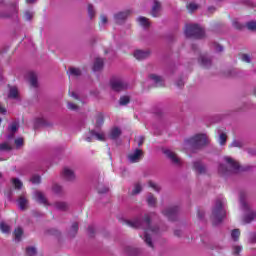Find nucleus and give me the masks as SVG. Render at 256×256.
Segmentation results:
<instances>
[{
	"label": "nucleus",
	"instance_id": "23",
	"mask_svg": "<svg viewBox=\"0 0 256 256\" xmlns=\"http://www.w3.org/2000/svg\"><path fill=\"white\" fill-rule=\"evenodd\" d=\"M78 231H79V223L74 222L69 231L70 237H75V235H77Z\"/></svg>",
	"mask_w": 256,
	"mask_h": 256
},
{
	"label": "nucleus",
	"instance_id": "8",
	"mask_svg": "<svg viewBox=\"0 0 256 256\" xmlns=\"http://www.w3.org/2000/svg\"><path fill=\"white\" fill-rule=\"evenodd\" d=\"M143 157V150L136 149L133 153L128 155L130 163H139Z\"/></svg>",
	"mask_w": 256,
	"mask_h": 256
},
{
	"label": "nucleus",
	"instance_id": "21",
	"mask_svg": "<svg viewBox=\"0 0 256 256\" xmlns=\"http://www.w3.org/2000/svg\"><path fill=\"white\" fill-rule=\"evenodd\" d=\"M35 197L38 203H41L42 205H48L47 198H45V195L42 194V192H36Z\"/></svg>",
	"mask_w": 256,
	"mask_h": 256
},
{
	"label": "nucleus",
	"instance_id": "5",
	"mask_svg": "<svg viewBox=\"0 0 256 256\" xmlns=\"http://www.w3.org/2000/svg\"><path fill=\"white\" fill-rule=\"evenodd\" d=\"M110 87L112 91L119 93L127 90L129 88V84L119 77H112L110 80Z\"/></svg>",
	"mask_w": 256,
	"mask_h": 256
},
{
	"label": "nucleus",
	"instance_id": "1",
	"mask_svg": "<svg viewBox=\"0 0 256 256\" xmlns=\"http://www.w3.org/2000/svg\"><path fill=\"white\" fill-rule=\"evenodd\" d=\"M123 223L132 229H144V241L148 247L153 249V241L151 239V234L149 233H159V227L151 226V216L149 214H145L143 220L141 218H136L134 220H123Z\"/></svg>",
	"mask_w": 256,
	"mask_h": 256
},
{
	"label": "nucleus",
	"instance_id": "35",
	"mask_svg": "<svg viewBox=\"0 0 256 256\" xmlns=\"http://www.w3.org/2000/svg\"><path fill=\"white\" fill-rule=\"evenodd\" d=\"M97 191L100 195H103L105 193H108L109 192V188L103 186V184H98L97 186Z\"/></svg>",
	"mask_w": 256,
	"mask_h": 256
},
{
	"label": "nucleus",
	"instance_id": "10",
	"mask_svg": "<svg viewBox=\"0 0 256 256\" xmlns=\"http://www.w3.org/2000/svg\"><path fill=\"white\" fill-rule=\"evenodd\" d=\"M224 159H225L226 163L229 165V167L231 169L230 171L237 172V171H239V169H241L239 162L233 160V158L225 157Z\"/></svg>",
	"mask_w": 256,
	"mask_h": 256
},
{
	"label": "nucleus",
	"instance_id": "38",
	"mask_svg": "<svg viewBox=\"0 0 256 256\" xmlns=\"http://www.w3.org/2000/svg\"><path fill=\"white\" fill-rule=\"evenodd\" d=\"M52 191L56 193V195H61L63 193V187L59 184H54L52 187Z\"/></svg>",
	"mask_w": 256,
	"mask_h": 256
},
{
	"label": "nucleus",
	"instance_id": "30",
	"mask_svg": "<svg viewBox=\"0 0 256 256\" xmlns=\"http://www.w3.org/2000/svg\"><path fill=\"white\" fill-rule=\"evenodd\" d=\"M141 191H143V187L141 186V183L137 182L134 185V189L132 190L131 195H139Z\"/></svg>",
	"mask_w": 256,
	"mask_h": 256
},
{
	"label": "nucleus",
	"instance_id": "60",
	"mask_svg": "<svg viewBox=\"0 0 256 256\" xmlns=\"http://www.w3.org/2000/svg\"><path fill=\"white\" fill-rule=\"evenodd\" d=\"M214 49H215V51H217V53H221L223 51V46L215 43L214 44Z\"/></svg>",
	"mask_w": 256,
	"mask_h": 256
},
{
	"label": "nucleus",
	"instance_id": "32",
	"mask_svg": "<svg viewBox=\"0 0 256 256\" xmlns=\"http://www.w3.org/2000/svg\"><path fill=\"white\" fill-rule=\"evenodd\" d=\"M231 237L233 241H239V237H241V231L239 229L232 230Z\"/></svg>",
	"mask_w": 256,
	"mask_h": 256
},
{
	"label": "nucleus",
	"instance_id": "12",
	"mask_svg": "<svg viewBox=\"0 0 256 256\" xmlns=\"http://www.w3.org/2000/svg\"><path fill=\"white\" fill-rule=\"evenodd\" d=\"M151 15L153 17H161V2L154 0V5L152 6Z\"/></svg>",
	"mask_w": 256,
	"mask_h": 256
},
{
	"label": "nucleus",
	"instance_id": "7",
	"mask_svg": "<svg viewBox=\"0 0 256 256\" xmlns=\"http://www.w3.org/2000/svg\"><path fill=\"white\" fill-rule=\"evenodd\" d=\"M131 15V10H125L123 12H118L114 15V21L117 25H121L124 21Z\"/></svg>",
	"mask_w": 256,
	"mask_h": 256
},
{
	"label": "nucleus",
	"instance_id": "46",
	"mask_svg": "<svg viewBox=\"0 0 256 256\" xmlns=\"http://www.w3.org/2000/svg\"><path fill=\"white\" fill-rule=\"evenodd\" d=\"M232 25H233V28L238 29V31H241L245 27L243 24L239 23V21L237 20H234L232 22Z\"/></svg>",
	"mask_w": 256,
	"mask_h": 256
},
{
	"label": "nucleus",
	"instance_id": "31",
	"mask_svg": "<svg viewBox=\"0 0 256 256\" xmlns=\"http://www.w3.org/2000/svg\"><path fill=\"white\" fill-rule=\"evenodd\" d=\"M90 133L93 137H96L98 141H105V134L95 132V130H92Z\"/></svg>",
	"mask_w": 256,
	"mask_h": 256
},
{
	"label": "nucleus",
	"instance_id": "36",
	"mask_svg": "<svg viewBox=\"0 0 256 256\" xmlns=\"http://www.w3.org/2000/svg\"><path fill=\"white\" fill-rule=\"evenodd\" d=\"M37 255V249L35 247L26 248V256H35Z\"/></svg>",
	"mask_w": 256,
	"mask_h": 256
},
{
	"label": "nucleus",
	"instance_id": "45",
	"mask_svg": "<svg viewBox=\"0 0 256 256\" xmlns=\"http://www.w3.org/2000/svg\"><path fill=\"white\" fill-rule=\"evenodd\" d=\"M19 129V124H17V122H14L12 123L10 126H9V131H11V133H17Z\"/></svg>",
	"mask_w": 256,
	"mask_h": 256
},
{
	"label": "nucleus",
	"instance_id": "27",
	"mask_svg": "<svg viewBox=\"0 0 256 256\" xmlns=\"http://www.w3.org/2000/svg\"><path fill=\"white\" fill-rule=\"evenodd\" d=\"M8 97L10 99H17V97H19V90L17 89V87L14 86V87L10 88Z\"/></svg>",
	"mask_w": 256,
	"mask_h": 256
},
{
	"label": "nucleus",
	"instance_id": "33",
	"mask_svg": "<svg viewBox=\"0 0 256 256\" xmlns=\"http://www.w3.org/2000/svg\"><path fill=\"white\" fill-rule=\"evenodd\" d=\"M130 101H131V98H129V96H121L119 100V105H122V106L129 105Z\"/></svg>",
	"mask_w": 256,
	"mask_h": 256
},
{
	"label": "nucleus",
	"instance_id": "62",
	"mask_svg": "<svg viewBox=\"0 0 256 256\" xmlns=\"http://www.w3.org/2000/svg\"><path fill=\"white\" fill-rule=\"evenodd\" d=\"M197 217L198 219H203V217H205V212H203L202 210H198Z\"/></svg>",
	"mask_w": 256,
	"mask_h": 256
},
{
	"label": "nucleus",
	"instance_id": "64",
	"mask_svg": "<svg viewBox=\"0 0 256 256\" xmlns=\"http://www.w3.org/2000/svg\"><path fill=\"white\" fill-rule=\"evenodd\" d=\"M250 242L251 243H256V233L252 234L250 237Z\"/></svg>",
	"mask_w": 256,
	"mask_h": 256
},
{
	"label": "nucleus",
	"instance_id": "20",
	"mask_svg": "<svg viewBox=\"0 0 256 256\" xmlns=\"http://www.w3.org/2000/svg\"><path fill=\"white\" fill-rule=\"evenodd\" d=\"M110 139H112L113 141H115V139H119V137H121V129H119L118 127L113 128L110 131V135H109Z\"/></svg>",
	"mask_w": 256,
	"mask_h": 256
},
{
	"label": "nucleus",
	"instance_id": "3",
	"mask_svg": "<svg viewBox=\"0 0 256 256\" xmlns=\"http://www.w3.org/2000/svg\"><path fill=\"white\" fill-rule=\"evenodd\" d=\"M184 33L188 38L203 39L205 37V30L197 24H187Z\"/></svg>",
	"mask_w": 256,
	"mask_h": 256
},
{
	"label": "nucleus",
	"instance_id": "29",
	"mask_svg": "<svg viewBox=\"0 0 256 256\" xmlns=\"http://www.w3.org/2000/svg\"><path fill=\"white\" fill-rule=\"evenodd\" d=\"M14 236L16 241H21V237H23V228L18 227L14 230Z\"/></svg>",
	"mask_w": 256,
	"mask_h": 256
},
{
	"label": "nucleus",
	"instance_id": "15",
	"mask_svg": "<svg viewBox=\"0 0 256 256\" xmlns=\"http://www.w3.org/2000/svg\"><path fill=\"white\" fill-rule=\"evenodd\" d=\"M105 65V62L102 58H96L93 65V71H101L103 69V66Z\"/></svg>",
	"mask_w": 256,
	"mask_h": 256
},
{
	"label": "nucleus",
	"instance_id": "18",
	"mask_svg": "<svg viewBox=\"0 0 256 256\" xmlns=\"http://www.w3.org/2000/svg\"><path fill=\"white\" fill-rule=\"evenodd\" d=\"M15 13H17V4L11 6V10L9 13L0 14V17H2L3 19H9V17H13Z\"/></svg>",
	"mask_w": 256,
	"mask_h": 256
},
{
	"label": "nucleus",
	"instance_id": "34",
	"mask_svg": "<svg viewBox=\"0 0 256 256\" xmlns=\"http://www.w3.org/2000/svg\"><path fill=\"white\" fill-rule=\"evenodd\" d=\"M30 85L31 87H37V75L33 72L30 73Z\"/></svg>",
	"mask_w": 256,
	"mask_h": 256
},
{
	"label": "nucleus",
	"instance_id": "16",
	"mask_svg": "<svg viewBox=\"0 0 256 256\" xmlns=\"http://www.w3.org/2000/svg\"><path fill=\"white\" fill-rule=\"evenodd\" d=\"M193 169L200 175H203L207 171V168H205V165H202L201 162H194Z\"/></svg>",
	"mask_w": 256,
	"mask_h": 256
},
{
	"label": "nucleus",
	"instance_id": "41",
	"mask_svg": "<svg viewBox=\"0 0 256 256\" xmlns=\"http://www.w3.org/2000/svg\"><path fill=\"white\" fill-rule=\"evenodd\" d=\"M31 183H33V185H39V183H41V176L39 175H33L30 178Z\"/></svg>",
	"mask_w": 256,
	"mask_h": 256
},
{
	"label": "nucleus",
	"instance_id": "37",
	"mask_svg": "<svg viewBox=\"0 0 256 256\" xmlns=\"http://www.w3.org/2000/svg\"><path fill=\"white\" fill-rule=\"evenodd\" d=\"M12 183H13L15 189H21L23 187V182H21V180H19V178H13Z\"/></svg>",
	"mask_w": 256,
	"mask_h": 256
},
{
	"label": "nucleus",
	"instance_id": "59",
	"mask_svg": "<svg viewBox=\"0 0 256 256\" xmlns=\"http://www.w3.org/2000/svg\"><path fill=\"white\" fill-rule=\"evenodd\" d=\"M14 143H15V145H16L17 147H21V146L23 145V143H24L23 138H18V139H16V140L14 141Z\"/></svg>",
	"mask_w": 256,
	"mask_h": 256
},
{
	"label": "nucleus",
	"instance_id": "2",
	"mask_svg": "<svg viewBox=\"0 0 256 256\" xmlns=\"http://www.w3.org/2000/svg\"><path fill=\"white\" fill-rule=\"evenodd\" d=\"M227 213L225 212V209H223V200L217 199L215 206L212 209V225H219V223H222L223 218L226 217Z\"/></svg>",
	"mask_w": 256,
	"mask_h": 256
},
{
	"label": "nucleus",
	"instance_id": "63",
	"mask_svg": "<svg viewBox=\"0 0 256 256\" xmlns=\"http://www.w3.org/2000/svg\"><path fill=\"white\" fill-rule=\"evenodd\" d=\"M176 85L181 88L183 87V85H185V82H183V78H180L177 82H176Z\"/></svg>",
	"mask_w": 256,
	"mask_h": 256
},
{
	"label": "nucleus",
	"instance_id": "19",
	"mask_svg": "<svg viewBox=\"0 0 256 256\" xmlns=\"http://www.w3.org/2000/svg\"><path fill=\"white\" fill-rule=\"evenodd\" d=\"M149 79H152V81H154L156 87H163V78H161V76L150 74Z\"/></svg>",
	"mask_w": 256,
	"mask_h": 256
},
{
	"label": "nucleus",
	"instance_id": "39",
	"mask_svg": "<svg viewBox=\"0 0 256 256\" xmlns=\"http://www.w3.org/2000/svg\"><path fill=\"white\" fill-rule=\"evenodd\" d=\"M0 231H2V233H9L11 231V228L9 227V225L2 222L0 223Z\"/></svg>",
	"mask_w": 256,
	"mask_h": 256
},
{
	"label": "nucleus",
	"instance_id": "44",
	"mask_svg": "<svg viewBox=\"0 0 256 256\" xmlns=\"http://www.w3.org/2000/svg\"><path fill=\"white\" fill-rule=\"evenodd\" d=\"M218 171H219V173H222V175H227V173H229L227 166L224 164L219 165Z\"/></svg>",
	"mask_w": 256,
	"mask_h": 256
},
{
	"label": "nucleus",
	"instance_id": "51",
	"mask_svg": "<svg viewBox=\"0 0 256 256\" xmlns=\"http://www.w3.org/2000/svg\"><path fill=\"white\" fill-rule=\"evenodd\" d=\"M67 107L70 111H77V109H79V106L73 102H68Z\"/></svg>",
	"mask_w": 256,
	"mask_h": 256
},
{
	"label": "nucleus",
	"instance_id": "14",
	"mask_svg": "<svg viewBox=\"0 0 256 256\" xmlns=\"http://www.w3.org/2000/svg\"><path fill=\"white\" fill-rule=\"evenodd\" d=\"M150 55L149 51H143V50H136L134 52V57L135 59H137L138 61H141L143 59H147V57Z\"/></svg>",
	"mask_w": 256,
	"mask_h": 256
},
{
	"label": "nucleus",
	"instance_id": "9",
	"mask_svg": "<svg viewBox=\"0 0 256 256\" xmlns=\"http://www.w3.org/2000/svg\"><path fill=\"white\" fill-rule=\"evenodd\" d=\"M62 177L64 181H75V172L68 167H65L62 171Z\"/></svg>",
	"mask_w": 256,
	"mask_h": 256
},
{
	"label": "nucleus",
	"instance_id": "48",
	"mask_svg": "<svg viewBox=\"0 0 256 256\" xmlns=\"http://www.w3.org/2000/svg\"><path fill=\"white\" fill-rule=\"evenodd\" d=\"M88 15H89L90 19H93V17H95V9H93L92 4L88 5Z\"/></svg>",
	"mask_w": 256,
	"mask_h": 256
},
{
	"label": "nucleus",
	"instance_id": "61",
	"mask_svg": "<svg viewBox=\"0 0 256 256\" xmlns=\"http://www.w3.org/2000/svg\"><path fill=\"white\" fill-rule=\"evenodd\" d=\"M107 21H108V19H107V16H105V15H101L100 16V23L102 24V25H105L106 23H107Z\"/></svg>",
	"mask_w": 256,
	"mask_h": 256
},
{
	"label": "nucleus",
	"instance_id": "56",
	"mask_svg": "<svg viewBox=\"0 0 256 256\" xmlns=\"http://www.w3.org/2000/svg\"><path fill=\"white\" fill-rule=\"evenodd\" d=\"M230 147H238V148H241V147H243V143L240 142V141L234 140V141L230 144Z\"/></svg>",
	"mask_w": 256,
	"mask_h": 256
},
{
	"label": "nucleus",
	"instance_id": "6",
	"mask_svg": "<svg viewBox=\"0 0 256 256\" xmlns=\"http://www.w3.org/2000/svg\"><path fill=\"white\" fill-rule=\"evenodd\" d=\"M163 215L167 217L169 221H177V214L179 213V207L172 206L162 211Z\"/></svg>",
	"mask_w": 256,
	"mask_h": 256
},
{
	"label": "nucleus",
	"instance_id": "42",
	"mask_svg": "<svg viewBox=\"0 0 256 256\" xmlns=\"http://www.w3.org/2000/svg\"><path fill=\"white\" fill-rule=\"evenodd\" d=\"M246 27L249 31H256V21L247 22Z\"/></svg>",
	"mask_w": 256,
	"mask_h": 256
},
{
	"label": "nucleus",
	"instance_id": "54",
	"mask_svg": "<svg viewBox=\"0 0 256 256\" xmlns=\"http://www.w3.org/2000/svg\"><path fill=\"white\" fill-rule=\"evenodd\" d=\"M241 60L244 63H251V56H249L248 54H242L241 55Z\"/></svg>",
	"mask_w": 256,
	"mask_h": 256
},
{
	"label": "nucleus",
	"instance_id": "58",
	"mask_svg": "<svg viewBox=\"0 0 256 256\" xmlns=\"http://www.w3.org/2000/svg\"><path fill=\"white\" fill-rule=\"evenodd\" d=\"M88 235L89 237H93L95 235V227L93 226L88 227Z\"/></svg>",
	"mask_w": 256,
	"mask_h": 256
},
{
	"label": "nucleus",
	"instance_id": "13",
	"mask_svg": "<svg viewBox=\"0 0 256 256\" xmlns=\"http://www.w3.org/2000/svg\"><path fill=\"white\" fill-rule=\"evenodd\" d=\"M198 61L201 67H204V69H209V67H211V60L205 54L200 55V58Z\"/></svg>",
	"mask_w": 256,
	"mask_h": 256
},
{
	"label": "nucleus",
	"instance_id": "28",
	"mask_svg": "<svg viewBox=\"0 0 256 256\" xmlns=\"http://www.w3.org/2000/svg\"><path fill=\"white\" fill-rule=\"evenodd\" d=\"M18 205H19L20 209L22 211H24V209H26V207H27V198L20 196L18 199Z\"/></svg>",
	"mask_w": 256,
	"mask_h": 256
},
{
	"label": "nucleus",
	"instance_id": "40",
	"mask_svg": "<svg viewBox=\"0 0 256 256\" xmlns=\"http://www.w3.org/2000/svg\"><path fill=\"white\" fill-rule=\"evenodd\" d=\"M255 217H256L255 212H252L244 217V222L251 223V221H253V219H255Z\"/></svg>",
	"mask_w": 256,
	"mask_h": 256
},
{
	"label": "nucleus",
	"instance_id": "57",
	"mask_svg": "<svg viewBox=\"0 0 256 256\" xmlns=\"http://www.w3.org/2000/svg\"><path fill=\"white\" fill-rule=\"evenodd\" d=\"M69 95L72 96L73 99L78 101V103H82L83 104V102L81 100H79V96L77 95V93L69 91Z\"/></svg>",
	"mask_w": 256,
	"mask_h": 256
},
{
	"label": "nucleus",
	"instance_id": "17",
	"mask_svg": "<svg viewBox=\"0 0 256 256\" xmlns=\"http://www.w3.org/2000/svg\"><path fill=\"white\" fill-rule=\"evenodd\" d=\"M104 123H105V116H103V113L98 112L96 114L95 127H97V128L103 127Z\"/></svg>",
	"mask_w": 256,
	"mask_h": 256
},
{
	"label": "nucleus",
	"instance_id": "43",
	"mask_svg": "<svg viewBox=\"0 0 256 256\" xmlns=\"http://www.w3.org/2000/svg\"><path fill=\"white\" fill-rule=\"evenodd\" d=\"M11 149L13 148L7 142L0 144V151H11Z\"/></svg>",
	"mask_w": 256,
	"mask_h": 256
},
{
	"label": "nucleus",
	"instance_id": "11",
	"mask_svg": "<svg viewBox=\"0 0 256 256\" xmlns=\"http://www.w3.org/2000/svg\"><path fill=\"white\" fill-rule=\"evenodd\" d=\"M164 154L172 161V163H174V165H181V160L177 157L175 152L171 150H164Z\"/></svg>",
	"mask_w": 256,
	"mask_h": 256
},
{
	"label": "nucleus",
	"instance_id": "47",
	"mask_svg": "<svg viewBox=\"0 0 256 256\" xmlns=\"http://www.w3.org/2000/svg\"><path fill=\"white\" fill-rule=\"evenodd\" d=\"M219 143L220 145H225L227 143V134L225 133L220 134Z\"/></svg>",
	"mask_w": 256,
	"mask_h": 256
},
{
	"label": "nucleus",
	"instance_id": "52",
	"mask_svg": "<svg viewBox=\"0 0 256 256\" xmlns=\"http://www.w3.org/2000/svg\"><path fill=\"white\" fill-rule=\"evenodd\" d=\"M241 251H243V247L239 245L233 246V255H239Z\"/></svg>",
	"mask_w": 256,
	"mask_h": 256
},
{
	"label": "nucleus",
	"instance_id": "50",
	"mask_svg": "<svg viewBox=\"0 0 256 256\" xmlns=\"http://www.w3.org/2000/svg\"><path fill=\"white\" fill-rule=\"evenodd\" d=\"M135 141L138 143V147H141L145 143V136H138Z\"/></svg>",
	"mask_w": 256,
	"mask_h": 256
},
{
	"label": "nucleus",
	"instance_id": "25",
	"mask_svg": "<svg viewBox=\"0 0 256 256\" xmlns=\"http://www.w3.org/2000/svg\"><path fill=\"white\" fill-rule=\"evenodd\" d=\"M137 21H138V23H140V25L142 26V27H145V28H147V27H150V23H149V18H147V17H143V16H141V17H139L138 19H137Z\"/></svg>",
	"mask_w": 256,
	"mask_h": 256
},
{
	"label": "nucleus",
	"instance_id": "24",
	"mask_svg": "<svg viewBox=\"0 0 256 256\" xmlns=\"http://www.w3.org/2000/svg\"><path fill=\"white\" fill-rule=\"evenodd\" d=\"M59 211H67L69 209V205L66 202H56L54 204Z\"/></svg>",
	"mask_w": 256,
	"mask_h": 256
},
{
	"label": "nucleus",
	"instance_id": "55",
	"mask_svg": "<svg viewBox=\"0 0 256 256\" xmlns=\"http://www.w3.org/2000/svg\"><path fill=\"white\" fill-rule=\"evenodd\" d=\"M149 187H151L152 189H154V191H160V187L159 185H157L156 183H154L153 181H149L148 182Z\"/></svg>",
	"mask_w": 256,
	"mask_h": 256
},
{
	"label": "nucleus",
	"instance_id": "26",
	"mask_svg": "<svg viewBox=\"0 0 256 256\" xmlns=\"http://www.w3.org/2000/svg\"><path fill=\"white\" fill-rule=\"evenodd\" d=\"M68 75H72V77H81V69L70 67Z\"/></svg>",
	"mask_w": 256,
	"mask_h": 256
},
{
	"label": "nucleus",
	"instance_id": "53",
	"mask_svg": "<svg viewBox=\"0 0 256 256\" xmlns=\"http://www.w3.org/2000/svg\"><path fill=\"white\" fill-rule=\"evenodd\" d=\"M187 9H188V11L193 13V11H196V9H198V6L195 3H190L187 5Z\"/></svg>",
	"mask_w": 256,
	"mask_h": 256
},
{
	"label": "nucleus",
	"instance_id": "49",
	"mask_svg": "<svg viewBox=\"0 0 256 256\" xmlns=\"http://www.w3.org/2000/svg\"><path fill=\"white\" fill-rule=\"evenodd\" d=\"M23 19L25 21H31L33 19V14L29 11L24 12Z\"/></svg>",
	"mask_w": 256,
	"mask_h": 256
},
{
	"label": "nucleus",
	"instance_id": "22",
	"mask_svg": "<svg viewBox=\"0 0 256 256\" xmlns=\"http://www.w3.org/2000/svg\"><path fill=\"white\" fill-rule=\"evenodd\" d=\"M147 203L149 207H157V198L153 194H149L147 197Z\"/></svg>",
	"mask_w": 256,
	"mask_h": 256
},
{
	"label": "nucleus",
	"instance_id": "4",
	"mask_svg": "<svg viewBox=\"0 0 256 256\" xmlns=\"http://www.w3.org/2000/svg\"><path fill=\"white\" fill-rule=\"evenodd\" d=\"M187 143L192 147V149H201L202 147H205V145L209 144V139L205 134H197L188 139Z\"/></svg>",
	"mask_w": 256,
	"mask_h": 256
}]
</instances>
